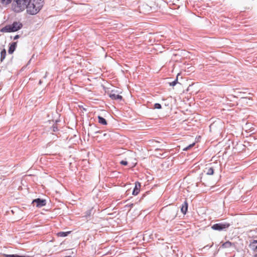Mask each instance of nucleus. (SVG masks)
I'll return each mask as SVG.
<instances>
[{
    "label": "nucleus",
    "mask_w": 257,
    "mask_h": 257,
    "mask_svg": "<svg viewBox=\"0 0 257 257\" xmlns=\"http://www.w3.org/2000/svg\"><path fill=\"white\" fill-rule=\"evenodd\" d=\"M120 163V164L124 165V166H126L128 164L127 162L126 161H124V160L121 161Z\"/></svg>",
    "instance_id": "4be33fe9"
},
{
    "label": "nucleus",
    "mask_w": 257,
    "mask_h": 257,
    "mask_svg": "<svg viewBox=\"0 0 257 257\" xmlns=\"http://www.w3.org/2000/svg\"><path fill=\"white\" fill-rule=\"evenodd\" d=\"M215 164H210L206 165V167L204 170V173L207 175H213L215 171Z\"/></svg>",
    "instance_id": "20e7f679"
},
{
    "label": "nucleus",
    "mask_w": 257,
    "mask_h": 257,
    "mask_svg": "<svg viewBox=\"0 0 257 257\" xmlns=\"http://www.w3.org/2000/svg\"><path fill=\"white\" fill-rule=\"evenodd\" d=\"M6 257H25L23 255H19L18 254H4Z\"/></svg>",
    "instance_id": "a211bd4d"
},
{
    "label": "nucleus",
    "mask_w": 257,
    "mask_h": 257,
    "mask_svg": "<svg viewBox=\"0 0 257 257\" xmlns=\"http://www.w3.org/2000/svg\"><path fill=\"white\" fill-rule=\"evenodd\" d=\"M195 145V143H192V144H190L188 146H187V147H185L184 148L183 150V151H187L188 150V149H189L190 148H192V147H193Z\"/></svg>",
    "instance_id": "412c9836"
},
{
    "label": "nucleus",
    "mask_w": 257,
    "mask_h": 257,
    "mask_svg": "<svg viewBox=\"0 0 257 257\" xmlns=\"http://www.w3.org/2000/svg\"><path fill=\"white\" fill-rule=\"evenodd\" d=\"M6 53H7V52H6V49H4L2 50L1 52V62H2L6 58Z\"/></svg>",
    "instance_id": "2eb2a0df"
},
{
    "label": "nucleus",
    "mask_w": 257,
    "mask_h": 257,
    "mask_svg": "<svg viewBox=\"0 0 257 257\" xmlns=\"http://www.w3.org/2000/svg\"><path fill=\"white\" fill-rule=\"evenodd\" d=\"M213 243L212 242L211 245H207L203 247V248H204V249H205V248H209L213 246Z\"/></svg>",
    "instance_id": "5701e85b"
},
{
    "label": "nucleus",
    "mask_w": 257,
    "mask_h": 257,
    "mask_svg": "<svg viewBox=\"0 0 257 257\" xmlns=\"http://www.w3.org/2000/svg\"><path fill=\"white\" fill-rule=\"evenodd\" d=\"M23 27V24L19 22H14L11 25H7L3 27L1 31L3 33L14 32L19 31Z\"/></svg>",
    "instance_id": "f03ea898"
},
{
    "label": "nucleus",
    "mask_w": 257,
    "mask_h": 257,
    "mask_svg": "<svg viewBox=\"0 0 257 257\" xmlns=\"http://www.w3.org/2000/svg\"><path fill=\"white\" fill-rule=\"evenodd\" d=\"M255 257H257V254L255 255Z\"/></svg>",
    "instance_id": "c756f323"
},
{
    "label": "nucleus",
    "mask_w": 257,
    "mask_h": 257,
    "mask_svg": "<svg viewBox=\"0 0 257 257\" xmlns=\"http://www.w3.org/2000/svg\"><path fill=\"white\" fill-rule=\"evenodd\" d=\"M71 232V231H60L57 233V235L59 237H66L68 236Z\"/></svg>",
    "instance_id": "ddd939ff"
},
{
    "label": "nucleus",
    "mask_w": 257,
    "mask_h": 257,
    "mask_svg": "<svg viewBox=\"0 0 257 257\" xmlns=\"http://www.w3.org/2000/svg\"><path fill=\"white\" fill-rule=\"evenodd\" d=\"M44 6L43 0H30L26 7L27 12L31 15L38 14Z\"/></svg>",
    "instance_id": "f257e3e1"
},
{
    "label": "nucleus",
    "mask_w": 257,
    "mask_h": 257,
    "mask_svg": "<svg viewBox=\"0 0 257 257\" xmlns=\"http://www.w3.org/2000/svg\"><path fill=\"white\" fill-rule=\"evenodd\" d=\"M109 96L112 100H116L119 101H120L122 100V96L115 94V92L114 90L111 91V92L109 93Z\"/></svg>",
    "instance_id": "423d86ee"
},
{
    "label": "nucleus",
    "mask_w": 257,
    "mask_h": 257,
    "mask_svg": "<svg viewBox=\"0 0 257 257\" xmlns=\"http://www.w3.org/2000/svg\"><path fill=\"white\" fill-rule=\"evenodd\" d=\"M93 127H94V128H96V126H95V125H94V126H93Z\"/></svg>",
    "instance_id": "c85d7f7f"
},
{
    "label": "nucleus",
    "mask_w": 257,
    "mask_h": 257,
    "mask_svg": "<svg viewBox=\"0 0 257 257\" xmlns=\"http://www.w3.org/2000/svg\"><path fill=\"white\" fill-rule=\"evenodd\" d=\"M42 81L41 80H39V84H42Z\"/></svg>",
    "instance_id": "bb28decb"
},
{
    "label": "nucleus",
    "mask_w": 257,
    "mask_h": 257,
    "mask_svg": "<svg viewBox=\"0 0 257 257\" xmlns=\"http://www.w3.org/2000/svg\"><path fill=\"white\" fill-rule=\"evenodd\" d=\"M98 133H100V131H96L94 132V134H98Z\"/></svg>",
    "instance_id": "a878e982"
},
{
    "label": "nucleus",
    "mask_w": 257,
    "mask_h": 257,
    "mask_svg": "<svg viewBox=\"0 0 257 257\" xmlns=\"http://www.w3.org/2000/svg\"><path fill=\"white\" fill-rule=\"evenodd\" d=\"M230 226V224L228 222H220L212 225L211 228L214 230L219 231H226Z\"/></svg>",
    "instance_id": "7ed1b4c3"
},
{
    "label": "nucleus",
    "mask_w": 257,
    "mask_h": 257,
    "mask_svg": "<svg viewBox=\"0 0 257 257\" xmlns=\"http://www.w3.org/2000/svg\"><path fill=\"white\" fill-rule=\"evenodd\" d=\"M141 183L139 182H136L135 188L133 189L132 194L134 195H137L139 194L140 191Z\"/></svg>",
    "instance_id": "6e6552de"
},
{
    "label": "nucleus",
    "mask_w": 257,
    "mask_h": 257,
    "mask_svg": "<svg viewBox=\"0 0 257 257\" xmlns=\"http://www.w3.org/2000/svg\"><path fill=\"white\" fill-rule=\"evenodd\" d=\"M162 108V105L159 103H156L154 105V108L160 109Z\"/></svg>",
    "instance_id": "6ab92c4d"
},
{
    "label": "nucleus",
    "mask_w": 257,
    "mask_h": 257,
    "mask_svg": "<svg viewBox=\"0 0 257 257\" xmlns=\"http://www.w3.org/2000/svg\"><path fill=\"white\" fill-rule=\"evenodd\" d=\"M17 42H13L10 46L9 47V50H8V53L10 54H12L14 53V52L15 51L16 47H17Z\"/></svg>",
    "instance_id": "f8f14e48"
},
{
    "label": "nucleus",
    "mask_w": 257,
    "mask_h": 257,
    "mask_svg": "<svg viewBox=\"0 0 257 257\" xmlns=\"http://www.w3.org/2000/svg\"><path fill=\"white\" fill-rule=\"evenodd\" d=\"M188 204L187 201L184 202L181 207V211L183 214H186L188 210Z\"/></svg>",
    "instance_id": "1a4fd4ad"
},
{
    "label": "nucleus",
    "mask_w": 257,
    "mask_h": 257,
    "mask_svg": "<svg viewBox=\"0 0 257 257\" xmlns=\"http://www.w3.org/2000/svg\"><path fill=\"white\" fill-rule=\"evenodd\" d=\"M92 209H89L87 211H86L85 212V214L84 215V217H86V218H88L90 217L92 214Z\"/></svg>",
    "instance_id": "dca6fc26"
},
{
    "label": "nucleus",
    "mask_w": 257,
    "mask_h": 257,
    "mask_svg": "<svg viewBox=\"0 0 257 257\" xmlns=\"http://www.w3.org/2000/svg\"><path fill=\"white\" fill-rule=\"evenodd\" d=\"M249 247L253 251H257V240H253L249 244Z\"/></svg>",
    "instance_id": "9d476101"
},
{
    "label": "nucleus",
    "mask_w": 257,
    "mask_h": 257,
    "mask_svg": "<svg viewBox=\"0 0 257 257\" xmlns=\"http://www.w3.org/2000/svg\"><path fill=\"white\" fill-rule=\"evenodd\" d=\"M98 122L102 125H106L107 121L103 117L101 116H98Z\"/></svg>",
    "instance_id": "4468645a"
},
{
    "label": "nucleus",
    "mask_w": 257,
    "mask_h": 257,
    "mask_svg": "<svg viewBox=\"0 0 257 257\" xmlns=\"http://www.w3.org/2000/svg\"><path fill=\"white\" fill-rule=\"evenodd\" d=\"M179 74L177 75L176 78L172 82L169 83L170 86H174L178 83V76Z\"/></svg>",
    "instance_id": "f3484780"
},
{
    "label": "nucleus",
    "mask_w": 257,
    "mask_h": 257,
    "mask_svg": "<svg viewBox=\"0 0 257 257\" xmlns=\"http://www.w3.org/2000/svg\"><path fill=\"white\" fill-rule=\"evenodd\" d=\"M177 208L176 207H173V208L170 209L168 211V213H171V215L169 217V219L171 220H173L177 216Z\"/></svg>",
    "instance_id": "0eeeda50"
},
{
    "label": "nucleus",
    "mask_w": 257,
    "mask_h": 257,
    "mask_svg": "<svg viewBox=\"0 0 257 257\" xmlns=\"http://www.w3.org/2000/svg\"><path fill=\"white\" fill-rule=\"evenodd\" d=\"M51 130L52 131V132H57L58 129V127L56 125H53L51 128H50Z\"/></svg>",
    "instance_id": "aec40b11"
},
{
    "label": "nucleus",
    "mask_w": 257,
    "mask_h": 257,
    "mask_svg": "<svg viewBox=\"0 0 257 257\" xmlns=\"http://www.w3.org/2000/svg\"><path fill=\"white\" fill-rule=\"evenodd\" d=\"M134 204L133 203H131V204H127L126 205V207L132 208L134 206Z\"/></svg>",
    "instance_id": "b1692460"
},
{
    "label": "nucleus",
    "mask_w": 257,
    "mask_h": 257,
    "mask_svg": "<svg viewBox=\"0 0 257 257\" xmlns=\"http://www.w3.org/2000/svg\"><path fill=\"white\" fill-rule=\"evenodd\" d=\"M47 72L46 73V74H45V76L44 77V78H45L47 77Z\"/></svg>",
    "instance_id": "cd10ccee"
},
{
    "label": "nucleus",
    "mask_w": 257,
    "mask_h": 257,
    "mask_svg": "<svg viewBox=\"0 0 257 257\" xmlns=\"http://www.w3.org/2000/svg\"><path fill=\"white\" fill-rule=\"evenodd\" d=\"M235 247V245L234 243H232L229 241H227L224 242L221 246L222 248H229L230 247Z\"/></svg>",
    "instance_id": "9b49d317"
},
{
    "label": "nucleus",
    "mask_w": 257,
    "mask_h": 257,
    "mask_svg": "<svg viewBox=\"0 0 257 257\" xmlns=\"http://www.w3.org/2000/svg\"><path fill=\"white\" fill-rule=\"evenodd\" d=\"M36 203V207L40 208L44 206L46 204V200L45 199L37 198L34 199L32 201V204Z\"/></svg>",
    "instance_id": "39448f33"
},
{
    "label": "nucleus",
    "mask_w": 257,
    "mask_h": 257,
    "mask_svg": "<svg viewBox=\"0 0 257 257\" xmlns=\"http://www.w3.org/2000/svg\"><path fill=\"white\" fill-rule=\"evenodd\" d=\"M20 35H16L14 37V40H17V39H19V38H20Z\"/></svg>",
    "instance_id": "393cba45"
}]
</instances>
